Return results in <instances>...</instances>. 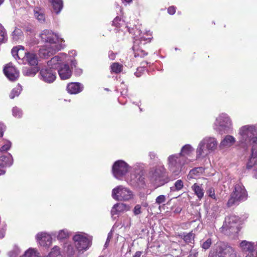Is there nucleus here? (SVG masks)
I'll return each instance as SVG.
<instances>
[{
    "label": "nucleus",
    "mask_w": 257,
    "mask_h": 257,
    "mask_svg": "<svg viewBox=\"0 0 257 257\" xmlns=\"http://www.w3.org/2000/svg\"><path fill=\"white\" fill-rule=\"evenodd\" d=\"M238 142L240 147L247 150L252 146L251 156L246 166L247 169H253V176L257 179V137L256 131L253 125H246L239 130Z\"/></svg>",
    "instance_id": "f257e3e1"
},
{
    "label": "nucleus",
    "mask_w": 257,
    "mask_h": 257,
    "mask_svg": "<svg viewBox=\"0 0 257 257\" xmlns=\"http://www.w3.org/2000/svg\"><path fill=\"white\" fill-rule=\"evenodd\" d=\"M208 257H236V253L227 243L218 241L210 249Z\"/></svg>",
    "instance_id": "f03ea898"
},
{
    "label": "nucleus",
    "mask_w": 257,
    "mask_h": 257,
    "mask_svg": "<svg viewBox=\"0 0 257 257\" xmlns=\"http://www.w3.org/2000/svg\"><path fill=\"white\" fill-rule=\"evenodd\" d=\"M12 54L16 59H22L25 63L30 66H38V58L37 55L30 52H26L24 47L18 46L14 47L12 51Z\"/></svg>",
    "instance_id": "7ed1b4c3"
},
{
    "label": "nucleus",
    "mask_w": 257,
    "mask_h": 257,
    "mask_svg": "<svg viewBox=\"0 0 257 257\" xmlns=\"http://www.w3.org/2000/svg\"><path fill=\"white\" fill-rule=\"evenodd\" d=\"M247 192L244 186L241 183L238 182L234 186L233 190L227 202V206L231 207L233 205H238L241 202L247 200Z\"/></svg>",
    "instance_id": "20e7f679"
},
{
    "label": "nucleus",
    "mask_w": 257,
    "mask_h": 257,
    "mask_svg": "<svg viewBox=\"0 0 257 257\" xmlns=\"http://www.w3.org/2000/svg\"><path fill=\"white\" fill-rule=\"evenodd\" d=\"M217 145V142L214 138L206 137L199 144L196 149V157H204L210 152L214 151Z\"/></svg>",
    "instance_id": "39448f33"
},
{
    "label": "nucleus",
    "mask_w": 257,
    "mask_h": 257,
    "mask_svg": "<svg viewBox=\"0 0 257 257\" xmlns=\"http://www.w3.org/2000/svg\"><path fill=\"white\" fill-rule=\"evenodd\" d=\"M167 162L169 170L175 176H177L181 173L182 166L187 163V159L178 154L169 156Z\"/></svg>",
    "instance_id": "423d86ee"
},
{
    "label": "nucleus",
    "mask_w": 257,
    "mask_h": 257,
    "mask_svg": "<svg viewBox=\"0 0 257 257\" xmlns=\"http://www.w3.org/2000/svg\"><path fill=\"white\" fill-rule=\"evenodd\" d=\"M150 175L151 179L158 184V186H161L168 182L166 176V170L164 166H158L152 169Z\"/></svg>",
    "instance_id": "0eeeda50"
},
{
    "label": "nucleus",
    "mask_w": 257,
    "mask_h": 257,
    "mask_svg": "<svg viewBox=\"0 0 257 257\" xmlns=\"http://www.w3.org/2000/svg\"><path fill=\"white\" fill-rule=\"evenodd\" d=\"M215 129L221 133H227L232 130V122L227 114H221L216 119Z\"/></svg>",
    "instance_id": "6e6552de"
},
{
    "label": "nucleus",
    "mask_w": 257,
    "mask_h": 257,
    "mask_svg": "<svg viewBox=\"0 0 257 257\" xmlns=\"http://www.w3.org/2000/svg\"><path fill=\"white\" fill-rule=\"evenodd\" d=\"M112 197L116 200L128 201L133 198V194L128 188L118 186L112 190Z\"/></svg>",
    "instance_id": "1a4fd4ad"
},
{
    "label": "nucleus",
    "mask_w": 257,
    "mask_h": 257,
    "mask_svg": "<svg viewBox=\"0 0 257 257\" xmlns=\"http://www.w3.org/2000/svg\"><path fill=\"white\" fill-rule=\"evenodd\" d=\"M75 245L79 251H84L90 246V240L86 234L77 232L73 237Z\"/></svg>",
    "instance_id": "9d476101"
},
{
    "label": "nucleus",
    "mask_w": 257,
    "mask_h": 257,
    "mask_svg": "<svg viewBox=\"0 0 257 257\" xmlns=\"http://www.w3.org/2000/svg\"><path fill=\"white\" fill-rule=\"evenodd\" d=\"M40 37L43 42L50 45H59V43L63 41L57 34L50 30L43 31L40 34Z\"/></svg>",
    "instance_id": "9b49d317"
},
{
    "label": "nucleus",
    "mask_w": 257,
    "mask_h": 257,
    "mask_svg": "<svg viewBox=\"0 0 257 257\" xmlns=\"http://www.w3.org/2000/svg\"><path fill=\"white\" fill-rule=\"evenodd\" d=\"M128 171V165L124 161L119 160L115 162L112 167L113 176L117 179L125 175Z\"/></svg>",
    "instance_id": "f8f14e48"
},
{
    "label": "nucleus",
    "mask_w": 257,
    "mask_h": 257,
    "mask_svg": "<svg viewBox=\"0 0 257 257\" xmlns=\"http://www.w3.org/2000/svg\"><path fill=\"white\" fill-rule=\"evenodd\" d=\"M61 45H46L39 50V55L41 57L47 58L53 55L62 48Z\"/></svg>",
    "instance_id": "ddd939ff"
},
{
    "label": "nucleus",
    "mask_w": 257,
    "mask_h": 257,
    "mask_svg": "<svg viewBox=\"0 0 257 257\" xmlns=\"http://www.w3.org/2000/svg\"><path fill=\"white\" fill-rule=\"evenodd\" d=\"M238 220V217L235 215L227 216L225 218L222 228L226 230H229L231 232H235Z\"/></svg>",
    "instance_id": "4468645a"
},
{
    "label": "nucleus",
    "mask_w": 257,
    "mask_h": 257,
    "mask_svg": "<svg viewBox=\"0 0 257 257\" xmlns=\"http://www.w3.org/2000/svg\"><path fill=\"white\" fill-rule=\"evenodd\" d=\"M40 79L48 83L53 82L56 78V73L49 68L42 69L39 73Z\"/></svg>",
    "instance_id": "2eb2a0df"
},
{
    "label": "nucleus",
    "mask_w": 257,
    "mask_h": 257,
    "mask_svg": "<svg viewBox=\"0 0 257 257\" xmlns=\"http://www.w3.org/2000/svg\"><path fill=\"white\" fill-rule=\"evenodd\" d=\"M67 55L64 53H60L59 55L53 57L50 61H48L47 65L49 69H55L58 68L61 64L66 60Z\"/></svg>",
    "instance_id": "dca6fc26"
},
{
    "label": "nucleus",
    "mask_w": 257,
    "mask_h": 257,
    "mask_svg": "<svg viewBox=\"0 0 257 257\" xmlns=\"http://www.w3.org/2000/svg\"><path fill=\"white\" fill-rule=\"evenodd\" d=\"M4 72L7 77L11 81H15L19 76V72L12 63L7 64L4 68Z\"/></svg>",
    "instance_id": "f3484780"
},
{
    "label": "nucleus",
    "mask_w": 257,
    "mask_h": 257,
    "mask_svg": "<svg viewBox=\"0 0 257 257\" xmlns=\"http://www.w3.org/2000/svg\"><path fill=\"white\" fill-rule=\"evenodd\" d=\"M36 238L41 246L49 247L52 243L51 236L46 232L38 233L36 235Z\"/></svg>",
    "instance_id": "a211bd4d"
},
{
    "label": "nucleus",
    "mask_w": 257,
    "mask_h": 257,
    "mask_svg": "<svg viewBox=\"0 0 257 257\" xmlns=\"http://www.w3.org/2000/svg\"><path fill=\"white\" fill-rule=\"evenodd\" d=\"M58 74L61 79L65 80L69 78L72 75V71L67 64L61 65L58 70Z\"/></svg>",
    "instance_id": "6ab92c4d"
},
{
    "label": "nucleus",
    "mask_w": 257,
    "mask_h": 257,
    "mask_svg": "<svg viewBox=\"0 0 257 257\" xmlns=\"http://www.w3.org/2000/svg\"><path fill=\"white\" fill-rule=\"evenodd\" d=\"M83 85L78 82H72L69 83L67 86V90L70 94H77L83 90Z\"/></svg>",
    "instance_id": "aec40b11"
},
{
    "label": "nucleus",
    "mask_w": 257,
    "mask_h": 257,
    "mask_svg": "<svg viewBox=\"0 0 257 257\" xmlns=\"http://www.w3.org/2000/svg\"><path fill=\"white\" fill-rule=\"evenodd\" d=\"M25 66L23 68L22 73L24 75L29 77L34 76L39 71V68L38 66Z\"/></svg>",
    "instance_id": "412c9836"
},
{
    "label": "nucleus",
    "mask_w": 257,
    "mask_h": 257,
    "mask_svg": "<svg viewBox=\"0 0 257 257\" xmlns=\"http://www.w3.org/2000/svg\"><path fill=\"white\" fill-rule=\"evenodd\" d=\"M236 142L235 138L231 135L226 136L220 143V147L228 148L234 145Z\"/></svg>",
    "instance_id": "4be33fe9"
},
{
    "label": "nucleus",
    "mask_w": 257,
    "mask_h": 257,
    "mask_svg": "<svg viewBox=\"0 0 257 257\" xmlns=\"http://www.w3.org/2000/svg\"><path fill=\"white\" fill-rule=\"evenodd\" d=\"M240 246L241 248V249L242 250V251L245 253L254 251L255 247L256 250L257 249L256 244L253 245L252 242H248L246 240L241 241L240 244Z\"/></svg>",
    "instance_id": "5701e85b"
},
{
    "label": "nucleus",
    "mask_w": 257,
    "mask_h": 257,
    "mask_svg": "<svg viewBox=\"0 0 257 257\" xmlns=\"http://www.w3.org/2000/svg\"><path fill=\"white\" fill-rule=\"evenodd\" d=\"M191 189L199 200H201L203 198L204 196V190L202 188V184L194 183L191 187Z\"/></svg>",
    "instance_id": "b1692460"
},
{
    "label": "nucleus",
    "mask_w": 257,
    "mask_h": 257,
    "mask_svg": "<svg viewBox=\"0 0 257 257\" xmlns=\"http://www.w3.org/2000/svg\"><path fill=\"white\" fill-rule=\"evenodd\" d=\"M125 210H126V205L123 203H118L113 205L111 213L112 215H114Z\"/></svg>",
    "instance_id": "393cba45"
},
{
    "label": "nucleus",
    "mask_w": 257,
    "mask_h": 257,
    "mask_svg": "<svg viewBox=\"0 0 257 257\" xmlns=\"http://www.w3.org/2000/svg\"><path fill=\"white\" fill-rule=\"evenodd\" d=\"M13 162V158L10 154L0 157V164L3 165L4 168L6 166H10L12 165Z\"/></svg>",
    "instance_id": "a878e982"
},
{
    "label": "nucleus",
    "mask_w": 257,
    "mask_h": 257,
    "mask_svg": "<svg viewBox=\"0 0 257 257\" xmlns=\"http://www.w3.org/2000/svg\"><path fill=\"white\" fill-rule=\"evenodd\" d=\"M178 236L182 239L184 240V241L186 243H192L194 241L195 235L192 232H189L188 233H180L178 235Z\"/></svg>",
    "instance_id": "bb28decb"
},
{
    "label": "nucleus",
    "mask_w": 257,
    "mask_h": 257,
    "mask_svg": "<svg viewBox=\"0 0 257 257\" xmlns=\"http://www.w3.org/2000/svg\"><path fill=\"white\" fill-rule=\"evenodd\" d=\"M34 13L35 18L40 23H43L45 22V16L42 10L36 7L34 9Z\"/></svg>",
    "instance_id": "cd10ccee"
},
{
    "label": "nucleus",
    "mask_w": 257,
    "mask_h": 257,
    "mask_svg": "<svg viewBox=\"0 0 257 257\" xmlns=\"http://www.w3.org/2000/svg\"><path fill=\"white\" fill-rule=\"evenodd\" d=\"M54 11L57 14H59L63 7L62 0H51V1Z\"/></svg>",
    "instance_id": "c85d7f7f"
},
{
    "label": "nucleus",
    "mask_w": 257,
    "mask_h": 257,
    "mask_svg": "<svg viewBox=\"0 0 257 257\" xmlns=\"http://www.w3.org/2000/svg\"><path fill=\"white\" fill-rule=\"evenodd\" d=\"M202 171V168L201 167L196 168L191 170L187 176L188 180L195 178L196 176L199 175Z\"/></svg>",
    "instance_id": "c756f323"
},
{
    "label": "nucleus",
    "mask_w": 257,
    "mask_h": 257,
    "mask_svg": "<svg viewBox=\"0 0 257 257\" xmlns=\"http://www.w3.org/2000/svg\"><path fill=\"white\" fill-rule=\"evenodd\" d=\"M20 257H40L39 253L34 248H30L25 253Z\"/></svg>",
    "instance_id": "7c9ffc66"
},
{
    "label": "nucleus",
    "mask_w": 257,
    "mask_h": 257,
    "mask_svg": "<svg viewBox=\"0 0 257 257\" xmlns=\"http://www.w3.org/2000/svg\"><path fill=\"white\" fill-rule=\"evenodd\" d=\"M193 151L194 148L190 145L187 144L182 148L181 153L179 154L185 157V156L189 155Z\"/></svg>",
    "instance_id": "2f4dec72"
},
{
    "label": "nucleus",
    "mask_w": 257,
    "mask_h": 257,
    "mask_svg": "<svg viewBox=\"0 0 257 257\" xmlns=\"http://www.w3.org/2000/svg\"><path fill=\"white\" fill-rule=\"evenodd\" d=\"M137 41L136 40L135 41V44L133 47V49L134 51V55L135 57H143L147 55V53L145 52V51H144L142 49L138 48L137 47Z\"/></svg>",
    "instance_id": "473e14b6"
},
{
    "label": "nucleus",
    "mask_w": 257,
    "mask_h": 257,
    "mask_svg": "<svg viewBox=\"0 0 257 257\" xmlns=\"http://www.w3.org/2000/svg\"><path fill=\"white\" fill-rule=\"evenodd\" d=\"M7 40L8 36L6 30L0 24V44L6 43Z\"/></svg>",
    "instance_id": "72a5a7b5"
},
{
    "label": "nucleus",
    "mask_w": 257,
    "mask_h": 257,
    "mask_svg": "<svg viewBox=\"0 0 257 257\" xmlns=\"http://www.w3.org/2000/svg\"><path fill=\"white\" fill-rule=\"evenodd\" d=\"M183 187V182L181 180H178L175 182L174 185L170 187V189L171 191L173 192L178 191L181 190Z\"/></svg>",
    "instance_id": "f704fd0d"
},
{
    "label": "nucleus",
    "mask_w": 257,
    "mask_h": 257,
    "mask_svg": "<svg viewBox=\"0 0 257 257\" xmlns=\"http://www.w3.org/2000/svg\"><path fill=\"white\" fill-rule=\"evenodd\" d=\"M23 37V32L22 30L18 28H16L12 33V38L14 41H18Z\"/></svg>",
    "instance_id": "c9c22d12"
},
{
    "label": "nucleus",
    "mask_w": 257,
    "mask_h": 257,
    "mask_svg": "<svg viewBox=\"0 0 257 257\" xmlns=\"http://www.w3.org/2000/svg\"><path fill=\"white\" fill-rule=\"evenodd\" d=\"M22 90V87L21 85L18 84L17 86L14 88L11 91L10 94V97L11 99H14L16 96H18L20 94L21 91Z\"/></svg>",
    "instance_id": "e433bc0d"
},
{
    "label": "nucleus",
    "mask_w": 257,
    "mask_h": 257,
    "mask_svg": "<svg viewBox=\"0 0 257 257\" xmlns=\"http://www.w3.org/2000/svg\"><path fill=\"white\" fill-rule=\"evenodd\" d=\"M111 71L115 73H118L122 71V66L118 63H113L111 66Z\"/></svg>",
    "instance_id": "4c0bfd02"
},
{
    "label": "nucleus",
    "mask_w": 257,
    "mask_h": 257,
    "mask_svg": "<svg viewBox=\"0 0 257 257\" xmlns=\"http://www.w3.org/2000/svg\"><path fill=\"white\" fill-rule=\"evenodd\" d=\"M68 236V231L66 229H63L59 231L57 235V238L59 240H62L64 238H67Z\"/></svg>",
    "instance_id": "58836bf2"
},
{
    "label": "nucleus",
    "mask_w": 257,
    "mask_h": 257,
    "mask_svg": "<svg viewBox=\"0 0 257 257\" xmlns=\"http://www.w3.org/2000/svg\"><path fill=\"white\" fill-rule=\"evenodd\" d=\"M21 250L18 247H15L9 253L10 257H20Z\"/></svg>",
    "instance_id": "ea45409f"
},
{
    "label": "nucleus",
    "mask_w": 257,
    "mask_h": 257,
    "mask_svg": "<svg viewBox=\"0 0 257 257\" xmlns=\"http://www.w3.org/2000/svg\"><path fill=\"white\" fill-rule=\"evenodd\" d=\"M212 244V239L210 238H207L206 240L203 241L201 243V247L206 250L208 249Z\"/></svg>",
    "instance_id": "a19ab883"
},
{
    "label": "nucleus",
    "mask_w": 257,
    "mask_h": 257,
    "mask_svg": "<svg viewBox=\"0 0 257 257\" xmlns=\"http://www.w3.org/2000/svg\"><path fill=\"white\" fill-rule=\"evenodd\" d=\"M13 114L16 117L20 118L22 115V111L19 108L15 107L13 109Z\"/></svg>",
    "instance_id": "79ce46f5"
},
{
    "label": "nucleus",
    "mask_w": 257,
    "mask_h": 257,
    "mask_svg": "<svg viewBox=\"0 0 257 257\" xmlns=\"http://www.w3.org/2000/svg\"><path fill=\"white\" fill-rule=\"evenodd\" d=\"M206 193L210 197L216 200V198L215 194V190L213 188L210 187L208 188L206 191Z\"/></svg>",
    "instance_id": "37998d69"
},
{
    "label": "nucleus",
    "mask_w": 257,
    "mask_h": 257,
    "mask_svg": "<svg viewBox=\"0 0 257 257\" xmlns=\"http://www.w3.org/2000/svg\"><path fill=\"white\" fill-rule=\"evenodd\" d=\"M122 22L121 19L119 17H116L112 21V25L115 26L117 28H119Z\"/></svg>",
    "instance_id": "c03bdc74"
},
{
    "label": "nucleus",
    "mask_w": 257,
    "mask_h": 257,
    "mask_svg": "<svg viewBox=\"0 0 257 257\" xmlns=\"http://www.w3.org/2000/svg\"><path fill=\"white\" fill-rule=\"evenodd\" d=\"M11 143L10 141L7 142L6 144H5L0 148V152H7L10 149V148L11 147Z\"/></svg>",
    "instance_id": "a18cd8bd"
},
{
    "label": "nucleus",
    "mask_w": 257,
    "mask_h": 257,
    "mask_svg": "<svg viewBox=\"0 0 257 257\" xmlns=\"http://www.w3.org/2000/svg\"><path fill=\"white\" fill-rule=\"evenodd\" d=\"M166 196L163 195H161L158 196L156 199V203L158 204H160L164 203L166 201Z\"/></svg>",
    "instance_id": "49530a36"
},
{
    "label": "nucleus",
    "mask_w": 257,
    "mask_h": 257,
    "mask_svg": "<svg viewBox=\"0 0 257 257\" xmlns=\"http://www.w3.org/2000/svg\"><path fill=\"white\" fill-rule=\"evenodd\" d=\"M134 213L135 215H139L141 213V207L140 205H136L133 210Z\"/></svg>",
    "instance_id": "de8ad7c7"
},
{
    "label": "nucleus",
    "mask_w": 257,
    "mask_h": 257,
    "mask_svg": "<svg viewBox=\"0 0 257 257\" xmlns=\"http://www.w3.org/2000/svg\"><path fill=\"white\" fill-rule=\"evenodd\" d=\"M256 247H257V242H256ZM245 257H257V249L256 250V248L254 249V251L247 253Z\"/></svg>",
    "instance_id": "09e8293b"
},
{
    "label": "nucleus",
    "mask_w": 257,
    "mask_h": 257,
    "mask_svg": "<svg viewBox=\"0 0 257 257\" xmlns=\"http://www.w3.org/2000/svg\"><path fill=\"white\" fill-rule=\"evenodd\" d=\"M197 256L198 252L196 250H191L188 257H197Z\"/></svg>",
    "instance_id": "8fccbe9b"
},
{
    "label": "nucleus",
    "mask_w": 257,
    "mask_h": 257,
    "mask_svg": "<svg viewBox=\"0 0 257 257\" xmlns=\"http://www.w3.org/2000/svg\"><path fill=\"white\" fill-rule=\"evenodd\" d=\"M168 12L170 15H173L176 12V9L174 7L171 6L168 9Z\"/></svg>",
    "instance_id": "3c124183"
},
{
    "label": "nucleus",
    "mask_w": 257,
    "mask_h": 257,
    "mask_svg": "<svg viewBox=\"0 0 257 257\" xmlns=\"http://www.w3.org/2000/svg\"><path fill=\"white\" fill-rule=\"evenodd\" d=\"M6 233V229L5 228H3L0 229V238H3L4 237Z\"/></svg>",
    "instance_id": "603ef678"
},
{
    "label": "nucleus",
    "mask_w": 257,
    "mask_h": 257,
    "mask_svg": "<svg viewBox=\"0 0 257 257\" xmlns=\"http://www.w3.org/2000/svg\"><path fill=\"white\" fill-rule=\"evenodd\" d=\"M145 68L143 67H140L137 69V72H135V74L137 77H140L141 75L139 73V72L144 71Z\"/></svg>",
    "instance_id": "864d4df0"
},
{
    "label": "nucleus",
    "mask_w": 257,
    "mask_h": 257,
    "mask_svg": "<svg viewBox=\"0 0 257 257\" xmlns=\"http://www.w3.org/2000/svg\"><path fill=\"white\" fill-rule=\"evenodd\" d=\"M5 126L3 123H0V137H2L3 136L4 131L5 130Z\"/></svg>",
    "instance_id": "5fc2aeb1"
},
{
    "label": "nucleus",
    "mask_w": 257,
    "mask_h": 257,
    "mask_svg": "<svg viewBox=\"0 0 257 257\" xmlns=\"http://www.w3.org/2000/svg\"><path fill=\"white\" fill-rule=\"evenodd\" d=\"M111 238V234L110 233H109L108 234L107 238L106 240L105 243V247H107V246L108 245Z\"/></svg>",
    "instance_id": "6e6d98bb"
},
{
    "label": "nucleus",
    "mask_w": 257,
    "mask_h": 257,
    "mask_svg": "<svg viewBox=\"0 0 257 257\" xmlns=\"http://www.w3.org/2000/svg\"><path fill=\"white\" fill-rule=\"evenodd\" d=\"M108 57L111 60H114L115 58V54L111 51H109Z\"/></svg>",
    "instance_id": "4d7b16f0"
},
{
    "label": "nucleus",
    "mask_w": 257,
    "mask_h": 257,
    "mask_svg": "<svg viewBox=\"0 0 257 257\" xmlns=\"http://www.w3.org/2000/svg\"><path fill=\"white\" fill-rule=\"evenodd\" d=\"M142 253V251H137L135 252L134 255H133V257H141Z\"/></svg>",
    "instance_id": "13d9d810"
},
{
    "label": "nucleus",
    "mask_w": 257,
    "mask_h": 257,
    "mask_svg": "<svg viewBox=\"0 0 257 257\" xmlns=\"http://www.w3.org/2000/svg\"><path fill=\"white\" fill-rule=\"evenodd\" d=\"M149 155L151 159H154L156 157V154L154 152H150Z\"/></svg>",
    "instance_id": "bf43d9fd"
},
{
    "label": "nucleus",
    "mask_w": 257,
    "mask_h": 257,
    "mask_svg": "<svg viewBox=\"0 0 257 257\" xmlns=\"http://www.w3.org/2000/svg\"><path fill=\"white\" fill-rule=\"evenodd\" d=\"M5 171L4 170L3 165L0 164V175L5 174Z\"/></svg>",
    "instance_id": "052dcab7"
},
{
    "label": "nucleus",
    "mask_w": 257,
    "mask_h": 257,
    "mask_svg": "<svg viewBox=\"0 0 257 257\" xmlns=\"http://www.w3.org/2000/svg\"><path fill=\"white\" fill-rule=\"evenodd\" d=\"M71 65L72 67L74 66V67H75L76 65L77 64L76 60H71Z\"/></svg>",
    "instance_id": "680f3d73"
},
{
    "label": "nucleus",
    "mask_w": 257,
    "mask_h": 257,
    "mask_svg": "<svg viewBox=\"0 0 257 257\" xmlns=\"http://www.w3.org/2000/svg\"><path fill=\"white\" fill-rule=\"evenodd\" d=\"M212 209L216 212L218 210V208L217 206H214L212 208Z\"/></svg>",
    "instance_id": "e2e57ef3"
},
{
    "label": "nucleus",
    "mask_w": 257,
    "mask_h": 257,
    "mask_svg": "<svg viewBox=\"0 0 257 257\" xmlns=\"http://www.w3.org/2000/svg\"><path fill=\"white\" fill-rule=\"evenodd\" d=\"M124 1H125L127 3H130L131 2L132 0H124Z\"/></svg>",
    "instance_id": "0e129e2a"
},
{
    "label": "nucleus",
    "mask_w": 257,
    "mask_h": 257,
    "mask_svg": "<svg viewBox=\"0 0 257 257\" xmlns=\"http://www.w3.org/2000/svg\"><path fill=\"white\" fill-rule=\"evenodd\" d=\"M4 2V0H0V5Z\"/></svg>",
    "instance_id": "69168bd1"
},
{
    "label": "nucleus",
    "mask_w": 257,
    "mask_h": 257,
    "mask_svg": "<svg viewBox=\"0 0 257 257\" xmlns=\"http://www.w3.org/2000/svg\"><path fill=\"white\" fill-rule=\"evenodd\" d=\"M141 181H143V179H142L141 177H140L139 178V180H141Z\"/></svg>",
    "instance_id": "338daca9"
},
{
    "label": "nucleus",
    "mask_w": 257,
    "mask_h": 257,
    "mask_svg": "<svg viewBox=\"0 0 257 257\" xmlns=\"http://www.w3.org/2000/svg\"><path fill=\"white\" fill-rule=\"evenodd\" d=\"M212 215H213L214 216H216V213H214V212H213V213H212Z\"/></svg>",
    "instance_id": "774afa93"
}]
</instances>
